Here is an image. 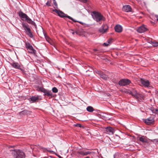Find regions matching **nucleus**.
<instances>
[{
	"mask_svg": "<svg viewBox=\"0 0 158 158\" xmlns=\"http://www.w3.org/2000/svg\"><path fill=\"white\" fill-rule=\"evenodd\" d=\"M85 158H90L89 156H87V157H85Z\"/></svg>",
	"mask_w": 158,
	"mask_h": 158,
	"instance_id": "obj_38",
	"label": "nucleus"
},
{
	"mask_svg": "<svg viewBox=\"0 0 158 158\" xmlns=\"http://www.w3.org/2000/svg\"><path fill=\"white\" fill-rule=\"evenodd\" d=\"M94 51H97V50L96 49H94Z\"/></svg>",
	"mask_w": 158,
	"mask_h": 158,
	"instance_id": "obj_39",
	"label": "nucleus"
},
{
	"mask_svg": "<svg viewBox=\"0 0 158 158\" xmlns=\"http://www.w3.org/2000/svg\"><path fill=\"white\" fill-rule=\"evenodd\" d=\"M74 126L75 127H81V125L80 124H77L74 125Z\"/></svg>",
	"mask_w": 158,
	"mask_h": 158,
	"instance_id": "obj_30",
	"label": "nucleus"
},
{
	"mask_svg": "<svg viewBox=\"0 0 158 158\" xmlns=\"http://www.w3.org/2000/svg\"><path fill=\"white\" fill-rule=\"evenodd\" d=\"M68 18L71 20H72L73 22H78L79 23H81V22H78V21H77V20H76L75 19H74L73 18H72L70 16H68Z\"/></svg>",
	"mask_w": 158,
	"mask_h": 158,
	"instance_id": "obj_24",
	"label": "nucleus"
},
{
	"mask_svg": "<svg viewBox=\"0 0 158 158\" xmlns=\"http://www.w3.org/2000/svg\"><path fill=\"white\" fill-rule=\"evenodd\" d=\"M113 40V39L112 38L108 40L106 42L104 43L103 44L105 45L106 46H108L109 44H111L112 43Z\"/></svg>",
	"mask_w": 158,
	"mask_h": 158,
	"instance_id": "obj_21",
	"label": "nucleus"
},
{
	"mask_svg": "<svg viewBox=\"0 0 158 158\" xmlns=\"http://www.w3.org/2000/svg\"><path fill=\"white\" fill-rule=\"evenodd\" d=\"M57 14L61 18L66 17L68 18V16H69L60 10L59 11Z\"/></svg>",
	"mask_w": 158,
	"mask_h": 158,
	"instance_id": "obj_16",
	"label": "nucleus"
},
{
	"mask_svg": "<svg viewBox=\"0 0 158 158\" xmlns=\"http://www.w3.org/2000/svg\"><path fill=\"white\" fill-rule=\"evenodd\" d=\"M106 131L107 134L110 135H112L114 132V129L110 127H107L106 128Z\"/></svg>",
	"mask_w": 158,
	"mask_h": 158,
	"instance_id": "obj_12",
	"label": "nucleus"
},
{
	"mask_svg": "<svg viewBox=\"0 0 158 158\" xmlns=\"http://www.w3.org/2000/svg\"><path fill=\"white\" fill-rule=\"evenodd\" d=\"M28 112L27 110H25L21 111L20 113L21 114H27Z\"/></svg>",
	"mask_w": 158,
	"mask_h": 158,
	"instance_id": "obj_27",
	"label": "nucleus"
},
{
	"mask_svg": "<svg viewBox=\"0 0 158 158\" xmlns=\"http://www.w3.org/2000/svg\"><path fill=\"white\" fill-rule=\"evenodd\" d=\"M30 99L31 103H33L38 100V98L35 96H33L30 98Z\"/></svg>",
	"mask_w": 158,
	"mask_h": 158,
	"instance_id": "obj_19",
	"label": "nucleus"
},
{
	"mask_svg": "<svg viewBox=\"0 0 158 158\" xmlns=\"http://www.w3.org/2000/svg\"><path fill=\"white\" fill-rule=\"evenodd\" d=\"M154 121V119L151 118H148L145 120V122L147 124H149Z\"/></svg>",
	"mask_w": 158,
	"mask_h": 158,
	"instance_id": "obj_18",
	"label": "nucleus"
},
{
	"mask_svg": "<svg viewBox=\"0 0 158 158\" xmlns=\"http://www.w3.org/2000/svg\"><path fill=\"white\" fill-rule=\"evenodd\" d=\"M19 16L22 18V20L26 21L28 23L33 25L34 22L25 14L22 11L19 13Z\"/></svg>",
	"mask_w": 158,
	"mask_h": 158,
	"instance_id": "obj_1",
	"label": "nucleus"
},
{
	"mask_svg": "<svg viewBox=\"0 0 158 158\" xmlns=\"http://www.w3.org/2000/svg\"><path fill=\"white\" fill-rule=\"evenodd\" d=\"M10 65L14 68L21 70L22 73H24L25 71L23 68L18 63L15 62H13L12 63H11Z\"/></svg>",
	"mask_w": 158,
	"mask_h": 158,
	"instance_id": "obj_5",
	"label": "nucleus"
},
{
	"mask_svg": "<svg viewBox=\"0 0 158 158\" xmlns=\"http://www.w3.org/2000/svg\"><path fill=\"white\" fill-rule=\"evenodd\" d=\"M78 153L79 154L82 155L83 156H85V152L83 151H78Z\"/></svg>",
	"mask_w": 158,
	"mask_h": 158,
	"instance_id": "obj_28",
	"label": "nucleus"
},
{
	"mask_svg": "<svg viewBox=\"0 0 158 158\" xmlns=\"http://www.w3.org/2000/svg\"><path fill=\"white\" fill-rule=\"evenodd\" d=\"M141 82L143 85L145 87H148L149 86L150 83L148 80L143 79H141Z\"/></svg>",
	"mask_w": 158,
	"mask_h": 158,
	"instance_id": "obj_11",
	"label": "nucleus"
},
{
	"mask_svg": "<svg viewBox=\"0 0 158 158\" xmlns=\"http://www.w3.org/2000/svg\"><path fill=\"white\" fill-rule=\"evenodd\" d=\"M151 44L154 46H158V42H151Z\"/></svg>",
	"mask_w": 158,
	"mask_h": 158,
	"instance_id": "obj_25",
	"label": "nucleus"
},
{
	"mask_svg": "<svg viewBox=\"0 0 158 158\" xmlns=\"http://www.w3.org/2000/svg\"><path fill=\"white\" fill-rule=\"evenodd\" d=\"M155 17L156 18L157 20L158 21V15H155Z\"/></svg>",
	"mask_w": 158,
	"mask_h": 158,
	"instance_id": "obj_36",
	"label": "nucleus"
},
{
	"mask_svg": "<svg viewBox=\"0 0 158 158\" xmlns=\"http://www.w3.org/2000/svg\"><path fill=\"white\" fill-rule=\"evenodd\" d=\"M25 46L28 52L31 53L35 54L36 53V51L33 48V47L29 43H25Z\"/></svg>",
	"mask_w": 158,
	"mask_h": 158,
	"instance_id": "obj_4",
	"label": "nucleus"
},
{
	"mask_svg": "<svg viewBox=\"0 0 158 158\" xmlns=\"http://www.w3.org/2000/svg\"><path fill=\"white\" fill-rule=\"evenodd\" d=\"M139 140L143 143H148V140L144 136H142L139 138Z\"/></svg>",
	"mask_w": 158,
	"mask_h": 158,
	"instance_id": "obj_20",
	"label": "nucleus"
},
{
	"mask_svg": "<svg viewBox=\"0 0 158 158\" xmlns=\"http://www.w3.org/2000/svg\"><path fill=\"white\" fill-rule=\"evenodd\" d=\"M60 10H58L56 9H55L53 10V11L55 12L56 13H57V14L59 12V11Z\"/></svg>",
	"mask_w": 158,
	"mask_h": 158,
	"instance_id": "obj_35",
	"label": "nucleus"
},
{
	"mask_svg": "<svg viewBox=\"0 0 158 158\" xmlns=\"http://www.w3.org/2000/svg\"><path fill=\"white\" fill-rule=\"evenodd\" d=\"M22 24L23 27L24 28V30L26 32L27 35L31 38H33V35L31 31L28 24L24 22L22 23Z\"/></svg>",
	"mask_w": 158,
	"mask_h": 158,
	"instance_id": "obj_3",
	"label": "nucleus"
},
{
	"mask_svg": "<svg viewBox=\"0 0 158 158\" xmlns=\"http://www.w3.org/2000/svg\"><path fill=\"white\" fill-rule=\"evenodd\" d=\"M131 82V81L129 79H123L118 82V84L120 86H125L129 85Z\"/></svg>",
	"mask_w": 158,
	"mask_h": 158,
	"instance_id": "obj_7",
	"label": "nucleus"
},
{
	"mask_svg": "<svg viewBox=\"0 0 158 158\" xmlns=\"http://www.w3.org/2000/svg\"><path fill=\"white\" fill-rule=\"evenodd\" d=\"M91 153V152H85V156H86L89 154H90Z\"/></svg>",
	"mask_w": 158,
	"mask_h": 158,
	"instance_id": "obj_32",
	"label": "nucleus"
},
{
	"mask_svg": "<svg viewBox=\"0 0 158 158\" xmlns=\"http://www.w3.org/2000/svg\"><path fill=\"white\" fill-rule=\"evenodd\" d=\"M78 0L81 2H82L84 3H86L87 1V0Z\"/></svg>",
	"mask_w": 158,
	"mask_h": 158,
	"instance_id": "obj_31",
	"label": "nucleus"
},
{
	"mask_svg": "<svg viewBox=\"0 0 158 158\" xmlns=\"http://www.w3.org/2000/svg\"><path fill=\"white\" fill-rule=\"evenodd\" d=\"M114 158H115V157H114Z\"/></svg>",
	"mask_w": 158,
	"mask_h": 158,
	"instance_id": "obj_40",
	"label": "nucleus"
},
{
	"mask_svg": "<svg viewBox=\"0 0 158 158\" xmlns=\"http://www.w3.org/2000/svg\"><path fill=\"white\" fill-rule=\"evenodd\" d=\"M146 30L147 28L143 26L139 27L137 29V31L140 33L144 32Z\"/></svg>",
	"mask_w": 158,
	"mask_h": 158,
	"instance_id": "obj_15",
	"label": "nucleus"
},
{
	"mask_svg": "<svg viewBox=\"0 0 158 158\" xmlns=\"http://www.w3.org/2000/svg\"><path fill=\"white\" fill-rule=\"evenodd\" d=\"M16 158H25V154L23 152L20 150H18L16 152Z\"/></svg>",
	"mask_w": 158,
	"mask_h": 158,
	"instance_id": "obj_10",
	"label": "nucleus"
},
{
	"mask_svg": "<svg viewBox=\"0 0 158 158\" xmlns=\"http://www.w3.org/2000/svg\"><path fill=\"white\" fill-rule=\"evenodd\" d=\"M70 32L72 33V34L74 35L75 33H76V34H77V32H75L73 30H71L70 31Z\"/></svg>",
	"mask_w": 158,
	"mask_h": 158,
	"instance_id": "obj_33",
	"label": "nucleus"
},
{
	"mask_svg": "<svg viewBox=\"0 0 158 158\" xmlns=\"http://www.w3.org/2000/svg\"><path fill=\"white\" fill-rule=\"evenodd\" d=\"M57 156L59 158H63V157H62L61 156H60L58 155Z\"/></svg>",
	"mask_w": 158,
	"mask_h": 158,
	"instance_id": "obj_37",
	"label": "nucleus"
},
{
	"mask_svg": "<svg viewBox=\"0 0 158 158\" xmlns=\"http://www.w3.org/2000/svg\"><path fill=\"white\" fill-rule=\"evenodd\" d=\"M52 91L53 93H56L58 91V89L55 87H54L52 88Z\"/></svg>",
	"mask_w": 158,
	"mask_h": 158,
	"instance_id": "obj_26",
	"label": "nucleus"
},
{
	"mask_svg": "<svg viewBox=\"0 0 158 158\" xmlns=\"http://www.w3.org/2000/svg\"><path fill=\"white\" fill-rule=\"evenodd\" d=\"M108 28V27L106 24H103L99 29L100 32L104 33L106 32Z\"/></svg>",
	"mask_w": 158,
	"mask_h": 158,
	"instance_id": "obj_9",
	"label": "nucleus"
},
{
	"mask_svg": "<svg viewBox=\"0 0 158 158\" xmlns=\"http://www.w3.org/2000/svg\"><path fill=\"white\" fill-rule=\"evenodd\" d=\"M151 111L153 113L158 114V108L157 109L152 108V109Z\"/></svg>",
	"mask_w": 158,
	"mask_h": 158,
	"instance_id": "obj_23",
	"label": "nucleus"
},
{
	"mask_svg": "<svg viewBox=\"0 0 158 158\" xmlns=\"http://www.w3.org/2000/svg\"><path fill=\"white\" fill-rule=\"evenodd\" d=\"M93 19L97 22L100 21L104 18V17L102 14L98 12L93 11L91 14Z\"/></svg>",
	"mask_w": 158,
	"mask_h": 158,
	"instance_id": "obj_2",
	"label": "nucleus"
},
{
	"mask_svg": "<svg viewBox=\"0 0 158 158\" xmlns=\"http://www.w3.org/2000/svg\"><path fill=\"white\" fill-rule=\"evenodd\" d=\"M53 2L55 6V7L56 8H58L57 4L55 0H53Z\"/></svg>",
	"mask_w": 158,
	"mask_h": 158,
	"instance_id": "obj_29",
	"label": "nucleus"
},
{
	"mask_svg": "<svg viewBox=\"0 0 158 158\" xmlns=\"http://www.w3.org/2000/svg\"><path fill=\"white\" fill-rule=\"evenodd\" d=\"M40 90L42 92L44 93V95L47 96L48 97H52V92L51 91L45 89L44 88H40Z\"/></svg>",
	"mask_w": 158,
	"mask_h": 158,
	"instance_id": "obj_8",
	"label": "nucleus"
},
{
	"mask_svg": "<svg viewBox=\"0 0 158 158\" xmlns=\"http://www.w3.org/2000/svg\"><path fill=\"white\" fill-rule=\"evenodd\" d=\"M98 73L99 74L100 77L104 80H106L107 79L108 77L107 76L104 74L103 73L100 72L98 71Z\"/></svg>",
	"mask_w": 158,
	"mask_h": 158,
	"instance_id": "obj_17",
	"label": "nucleus"
},
{
	"mask_svg": "<svg viewBox=\"0 0 158 158\" xmlns=\"http://www.w3.org/2000/svg\"><path fill=\"white\" fill-rule=\"evenodd\" d=\"M127 93H129L130 94H131L133 96H134L136 98L137 100L138 101H140V100L142 98V95L137 93L136 92H135V91H128Z\"/></svg>",
	"mask_w": 158,
	"mask_h": 158,
	"instance_id": "obj_6",
	"label": "nucleus"
},
{
	"mask_svg": "<svg viewBox=\"0 0 158 158\" xmlns=\"http://www.w3.org/2000/svg\"><path fill=\"white\" fill-rule=\"evenodd\" d=\"M46 4L48 6H51L50 2L48 1L46 3Z\"/></svg>",
	"mask_w": 158,
	"mask_h": 158,
	"instance_id": "obj_34",
	"label": "nucleus"
},
{
	"mask_svg": "<svg viewBox=\"0 0 158 158\" xmlns=\"http://www.w3.org/2000/svg\"><path fill=\"white\" fill-rule=\"evenodd\" d=\"M122 10L126 12H129L131 11V8L129 5H125L123 6Z\"/></svg>",
	"mask_w": 158,
	"mask_h": 158,
	"instance_id": "obj_13",
	"label": "nucleus"
},
{
	"mask_svg": "<svg viewBox=\"0 0 158 158\" xmlns=\"http://www.w3.org/2000/svg\"><path fill=\"white\" fill-rule=\"evenodd\" d=\"M87 110L89 112H92L94 111V109L91 106H88L86 108Z\"/></svg>",
	"mask_w": 158,
	"mask_h": 158,
	"instance_id": "obj_22",
	"label": "nucleus"
},
{
	"mask_svg": "<svg viewBox=\"0 0 158 158\" xmlns=\"http://www.w3.org/2000/svg\"><path fill=\"white\" fill-rule=\"evenodd\" d=\"M115 31L118 33L121 32L122 31V27L120 25H117L114 27Z\"/></svg>",
	"mask_w": 158,
	"mask_h": 158,
	"instance_id": "obj_14",
	"label": "nucleus"
}]
</instances>
